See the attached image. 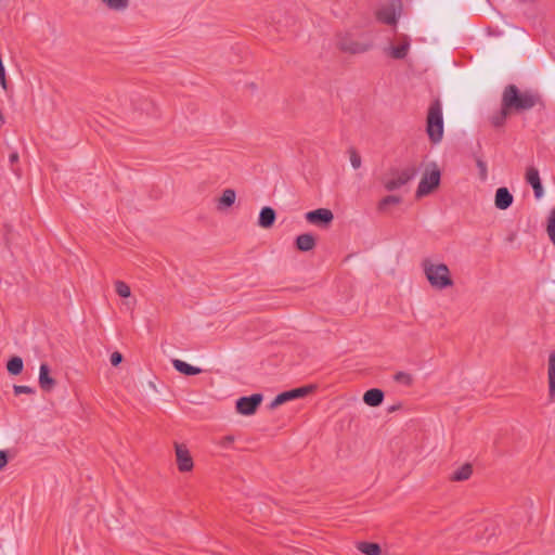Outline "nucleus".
Returning <instances> with one entry per match:
<instances>
[{
	"label": "nucleus",
	"instance_id": "e433bc0d",
	"mask_svg": "<svg viewBox=\"0 0 555 555\" xmlns=\"http://www.w3.org/2000/svg\"><path fill=\"white\" fill-rule=\"evenodd\" d=\"M18 158L20 157H18V153L17 152L11 153L10 156H9L10 164L14 165L15 163L18 162Z\"/></svg>",
	"mask_w": 555,
	"mask_h": 555
},
{
	"label": "nucleus",
	"instance_id": "20e7f679",
	"mask_svg": "<svg viewBox=\"0 0 555 555\" xmlns=\"http://www.w3.org/2000/svg\"><path fill=\"white\" fill-rule=\"evenodd\" d=\"M416 175L417 170L414 166H409L403 169L392 168L383 178V185L388 192H392L408 184Z\"/></svg>",
	"mask_w": 555,
	"mask_h": 555
},
{
	"label": "nucleus",
	"instance_id": "393cba45",
	"mask_svg": "<svg viewBox=\"0 0 555 555\" xmlns=\"http://www.w3.org/2000/svg\"><path fill=\"white\" fill-rule=\"evenodd\" d=\"M23 367H24L23 359L17 356L10 358L7 363V370L11 375L21 374L23 371Z\"/></svg>",
	"mask_w": 555,
	"mask_h": 555
},
{
	"label": "nucleus",
	"instance_id": "bb28decb",
	"mask_svg": "<svg viewBox=\"0 0 555 555\" xmlns=\"http://www.w3.org/2000/svg\"><path fill=\"white\" fill-rule=\"evenodd\" d=\"M401 202H402V198L398 195H387L379 201L377 208L379 211H386L388 206L398 205Z\"/></svg>",
	"mask_w": 555,
	"mask_h": 555
},
{
	"label": "nucleus",
	"instance_id": "473e14b6",
	"mask_svg": "<svg viewBox=\"0 0 555 555\" xmlns=\"http://www.w3.org/2000/svg\"><path fill=\"white\" fill-rule=\"evenodd\" d=\"M349 154H350V163H351V166L354 168V169H358L361 167V156L358 154V152L354 150V149H351L349 151Z\"/></svg>",
	"mask_w": 555,
	"mask_h": 555
},
{
	"label": "nucleus",
	"instance_id": "a211bd4d",
	"mask_svg": "<svg viewBox=\"0 0 555 555\" xmlns=\"http://www.w3.org/2000/svg\"><path fill=\"white\" fill-rule=\"evenodd\" d=\"M410 38L408 36L402 37V42L399 46H391L389 48V54L395 60H403L410 50Z\"/></svg>",
	"mask_w": 555,
	"mask_h": 555
},
{
	"label": "nucleus",
	"instance_id": "cd10ccee",
	"mask_svg": "<svg viewBox=\"0 0 555 555\" xmlns=\"http://www.w3.org/2000/svg\"><path fill=\"white\" fill-rule=\"evenodd\" d=\"M546 233L555 247V208H553L547 216Z\"/></svg>",
	"mask_w": 555,
	"mask_h": 555
},
{
	"label": "nucleus",
	"instance_id": "c85d7f7f",
	"mask_svg": "<svg viewBox=\"0 0 555 555\" xmlns=\"http://www.w3.org/2000/svg\"><path fill=\"white\" fill-rule=\"evenodd\" d=\"M108 9L125 11L129 7V0H101Z\"/></svg>",
	"mask_w": 555,
	"mask_h": 555
},
{
	"label": "nucleus",
	"instance_id": "f3484780",
	"mask_svg": "<svg viewBox=\"0 0 555 555\" xmlns=\"http://www.w3.org/2000/svg\"><path fill=\"white\" fill-rule=\"evenodd\" d=\"M317 245L315 236L312 233L299 234L295 240V246L300 251H310Z\"/></svg>",
	"mask_w": 555,
	"mask_h": 555
},
{
	"label": "nucleus",
	"instance_id": "2eb2a0df",
	"mask_svg": "<svg viewBox=\"0 0 555 555\" xmlns=\"http://www.w3.org/2000/svg\"><path fill=\"white\" fill-rule=\"evenodd\" d=\"M131 104L137 111H141L147 115H155L156 107L154 102L145 96L137 95L132 98Z\"/></svg>",
	"mask_w": 555,
	"mask_h": 555
},
{
	"label": "nucleus",
	"instance_id": "ddd939ff",
	"mask_svg": "<svg viewBox=\"0 0 555 555\" xmlns=\"http://www.w3.org/2000/svg\"><path fill=\"white\" fill-rule=\"evenodd\" d=\"M514 197L507 188H499L495 191L494 205L500 210L509 208L513 204Z\"/></svg>",
	"mask_w": 555,
	"mask_h": 555
},
{
	"label": "nucleus",
	"instance_id": "dca6fc26",
	"mask_svg": "<svg viewBox=\"0 0 555 555\" xmlns=\"http://www.w3.org/2000/svg\"><path fill=\"white\" fill-rule=\"evenodd\" d=\"M276 219L275 210L270 206H264L260 209L258 217V225L263 229L273 227Z\"/></svg>",
	"mask_w": 555,
	"mask_h": 555
},
{
	"label": "nucleus",
	"instance_id": "39448f33",
	"mask_svg": "<svg viewBox=\"0 0 555 555\" xmlns=\"http://www.w3.org/2000/svg\"><path fill=\"white\" fill-rule=\"evenodd\" d=\"M441 172L436 163H431L424 171L415 196L422 198L430 194L440 184Z\"/></svg>",
	"mask_w": 555,
	"mask_h": 555
},
{
	"label": "nucleus",
	"instance_id": "72a5a7b5",
	"mask_svg": "<svg viewBox=\"0 0 555 555\" xmlns=\"http://www.w3.org/2000/svg\"><path fill=\"white\" fill-rule=\"evenodd\" d=\"M476 164L479 169L481 180H486L488 177L487 164L480 158L477 159Z\"/></svg>",
	"mask_w": 555,
	"mask_h": 555
},
{
	"label": "nucleus",
	"instance_id": "c9c22d12",
	"mask_svg": "<svg viewBox=\"0 0 555 555\" xmlns=\"http://www.w3.org/2000/svg\"><path fill=\"white\" fill-rule=\"evenodd\" d=\"M8 452L5 450L0 451V470L8 464Z\"/></svg>",
	"mask_w": 555,
	"mask_h": 555
},
{
	"label": "nucleus",
	"instance_id": "4be33fe9",
	"mask_svg": "<svg viewBox=\"0 0 555 555\" xmlns=\"http://www.w3.org/2000/svg\"><path fill=\"white\" fill-rule=\"evenodd\" d=\"M511 115L513 114L501 103V108L490 117L491 125L495 128L502 127Z\"/></svg>",
	"mask_w": 555,
	"mask_h": 555
},
{
	"label": "nucleus",
	"instance_id": "f257e3e1",
	"mask_svg": "<svg viewBox=\"0 0 555 555\" xmlns=\"http://www.w3.org/2000/svg\"><path fill=\"white\" fill-rule=\"evenodd\" d=\"M501 102L512 114H521L534 107L545 108V102L539 91L521 90L513 83L504 87Z\"/></svg>",
	"mask_w": 555,
	"mask_h": 555
},
{
	"label": "nucleus",
	"instance_id": "c756f323",
	"mask_svg": "<svg viewBox=\"0 0 555 555\" xmlns=\"http://www.w3.org/2000/svg\"><path fill=\"white\" fill-rule=\"evenodd\" d=\"M115 291L120 297L124 298L129 297L131 294L129 285L122 281H117L115 283Z\"/></svg>",
	"mask_w": 555,
	"mask_h": 555
},
{
	"label": "nucleus",
	"instance_id": "423d86ee",
	"mask_svg": "<svg viewBox=\"0 0 555 555\" xmlns=\"http://www.w3.org/2000/svg\"><path fill=\"white\" fill-rule=\"evenodd\" d=\"M337 47L340 51L349 54H360L372 48L371 42H360L350 34L339 35L337 38Z\"/></svg>",
	"mask_w": 555,
	"mask_h": 555
},
{
	"label": "nucleus",
	"instance_id": "412c9836",
	"mask_svg": "<svg viewBox=\"0 0 555 555\" xmlns=\"http://www.w3.org/2000/svg\"><path fill=\"white\" fill-rule=\"evenodd\" d=\"M173 367L181 374L186 376H193L202 373V369L197 366H193L182 360L173 359L172 360Z\"/></svg>",
	"mask_w": 555,
	"mask_h": 555
},
{
	"label": "nucleus",
	"instance_id": "7c9ffc66",
	"mask_svg": "<svg viewBox=\"0 0 555 555\" xmlns=\"http://www.w3.org/2000/svg\"><path fill=\"white\" fill-rule=\"evenodd\" d=\"M393 379L402 385L410 386L412 384V376L405 372H397L393 376Z\"/></svg>",
	"mask_w": 555,
	"mask_h": 555
},
{
	"label": "nucleus",
	"instance_id": "9b49d317",
	"mask_svg": "<svg viewBox=\"0 0 555 555\" xmlns=\"http://www.w3.org/2000/svg\"><path fill=\"white\" fill-rule=\"evenodd\" d=\"M376 18L380 23H384L387 25H396L398 22V14H397L395 4L390 3V4L382 7L379 10H377Z\"/></svg>",
	"mask_w": 555,
	"mask_h": 555
},
{
	"label": "nucleus",
	"instance_id": "4c0bfd02",
	"mask_svg": "<svg viewBox=\"0 0 555 555\" xmlns=\"http://www.w3.org/2000/svg\"><path fill=\"white\" fill-rule=\"evenodd\" d=\"M234 438L232 436H225L222 440V446L228 447L233 442Z\"/></svg>",
	"mask_w": 555,
	"mask_h": 555
},
{
	"label": "nucleus",
	"instance_id": "2f4dec72",
	"mask_svg": "<svg viewBox=\"0 0 555 555\" xmlns=\"http://www.w3.org/2000/svg\"><path fill=\"white\" fill-rule=\"evenodd\" d=\"M13 392L15 396H20L22 393L33 395V393H35V389L29 386L14 385Z\"/></svg>",
	"mask_w": 555,
	"mask_h": 555
},
{
	"label": "nucleus",
	"instance_id": "1a4fd4ad",
	"mask_svg": "<svg viewBox=\"0 0 555 555\" xmlns=\"http://www.w3.org/2000/svg\"><path fill=\"white\" fill-rule=\"evenodd\" d=\"M313 389L314 386H304L281 392L271 401L270 409H275L287 401L302 398L310 393Z\"/></svg>",
	"mask_w": 555,
	"mask_h": 555
},
{
	"label": "nucleus",
	"instance_id": "a878e982",
	"mask_svg": "<svg viewBox=\"0 0 555 555\" xmlns=\"http://www.w3.org/2000/svg\"><path fill=\"white\" fill-rule=\"evenodd\" d=\"M472 473H473L472 465L464 464L463 466H461L453 473L451 478H452V480H455V481H464V480H467L472 476Z\"/></svg>",
	"mask_w": 555,
	"mask_h": 555
},
{
	"label": "nucleus",
	"instance_id": "f704fd0d",
	"mask_svg": "<svg viewBox=\"0 0 555 555\" xmlns=\"http://www.w3.org/2000/svg\"><path fill=\"white\" fill-rule=\"evenodd\" d=\"M122 361V354L118 351H115L111 354V363L113 366H117Z\"/></svg>",
	"mask_w": 555,
	"mask_h": 555
},
{
	"label": "nucleus",
	"instance_id": "6ab92c4d",
	"mask_svg": "<svg viewBox=\"0 0 555 555\" xmlns=\"http://www.w3.org/2000/svg\"><path fill=\"white\" fill-rule=\"evenodd\" d=\"M547 377H548V396L552 400H554L555 399V350L552 351L548 356Z\"/></svg>",
	"mask_w": 555,
	"mask_h": 555
},
{
	"label": "nucleus",
	"instance_id": "58836bf2",
	"mask_svg": "<svg viewBox=\"0 0 555 555\" xmlns=\"http://www.w3.org/2000/svg\"><path fill=\"white\" fill-rule=\"evenodd\" d=\"M295 555H312V554L305 552V551H298Z\"/></svg>",
	"mask_w": 555,
	"mask_h": 555
},
{
	"label": "nucleus",
	"instance_id": "f8f14e48",
	"mask_svg": "<svg viewBox=\"0 0 555 555\" xmlns=\"http://www.w3.org/2000/svg\"><path fill=\"white\" fill-rule=\"evenodd\" d=\"M526 181L532 186L535 198H541L544 190L541 183L539 170L535 167H529L527 169Z\"/></svg>",
	"mask_w": 555,
	"mask_h": 555
},
{
	"label": "nucleus",
	"instance_id": "b1692460",
	"mask_svg": "<svg viewBox=\"0 0 555 555\" xmlns=\"http://www.w3.org/2000/svg\"><path fill=\"white\" fill-rule=\"evenodd\" d=\"M357 548L365 555H380L382 548L379 544L362 541L357 544Z\"/></svg>",
	"mask_w": 555,
	"mask_h": 555
},
{
	"label": "nucleus",
	"instance_id": "5701e85b",
	"mask_svg": "<svg viewBox=\"0 0 555 555\" xmlns=\"http://www.w3.org/2000/svg\"><path fill=\"white\" fill-rule=\"evenodd\" d=\"M236 198V193L233 189H225L219 198L218 209L231 207Z\"/></svg>",
	"mask_w": 555,
	"mask_h": 555
},
{
	"label": "nucleus",
	"instance_id": "aec40b11",
	"mask_svg": "<svg viewBox=\"0 0 555 555\" xmlns=\"http://www.w3.org/2000/svg\"><path fill=\"white\" fill-rule=\"evenodd\" d=\"M384 392L378 388H372L365 391L363 401L370 406H378L383 403Z\"/></svg>",
	"mask_w": 555,
	"mask_h": 555
},
{
	"label": "nucleus",
	"instance_id": "0eeeda50",
	"mask_svg": "<svg viewBox=\"0 0 555 555\" xmlns=\"http://www.w3.org/2000/svg\"><path fill=\"white\" fill-rule=\"evenodd\" d=\"M308 223L326 229L334 220V215L328 208H318L305 214Z\"/></svg>",
	"mask_w": 555,
	"mask_h": 555
},
{
	"label": "nucleus",
	"instance_id": "4468645a",
	"mask_svg": "<svg viewBox=\"0 0 555 555\" xmlns=\"http://www.w3.org/2000/svg\"><path fill=\"white\" fill-rule=\"evenodd\" d=\"M38 382L44 391H50L56 384L55 379L50 376V367L47 363L40 364Z\"/></svg>",
	"mask_w": 555,
	"mask_h": 555
},
{
	"label": "nucleus",
	"instance_id": "6e6552de",
	"mask_svg": "<svg viewBox=\"0 0 555 555\" xmlns=\"http://www.w3.org/2000/svg\"><path fill=\"white\" fill-rule=\"evenodd\" d=\"M263 400L261 393H253L248 397H241L236 400V411L242 415H253Z\"/></svg>",
	"mask_w": 555,
	"mask_h": 555
},
{
	"label": "nucleus",
	"instance_id": "9d476101",
	"mask_svg": "<svg viewBox=\"0 0 555 555\" xmlns=\"http://www.w3.org/2000/svg\"><path fill=\"white\" fill-rule=\"evenodd\" d=\"M176 457L180 472H190L193 468L192 456L184 444L176 443Z\"/></svg>",
	"mask_w": 555,
	"mask_h": 555
},
{
	"label": "nucleus",
	"instance_id": "f03ea898",
	"mask_svg": "<svg viewBox=\"0 0 555 555\" xmlns=\"http://www.w3.org/2000/svg\"><path fill=\"white\" fill-rule=\"evenodd\" d=\"M422 267L429 284L436 289H444L453 285L450 270L444 263H434L429 259L422 262Z\"/></svg>",
	"mask_w": 555,
	"mask_h": 555
},
{
	"label": "nucleus",
	"instance_id": "7ed1b4c3",
	"mask_svg": "<svg viewBox=\"0 0 555 555\" xmlns=\"http://www.w3.org/2000/svg\"><path fill=\"white\" fill-rule=\"evenodd\" d=\"M426 132L433 144H438L443 138L442 104L439 99L434 100L427 112Z\"/></svg>",
	"mask_w": 555,
	"mask_h": 555
}]
</instances>
